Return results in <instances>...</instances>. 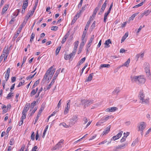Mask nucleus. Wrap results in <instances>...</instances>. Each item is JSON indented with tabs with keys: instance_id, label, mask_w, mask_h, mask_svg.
<instances>
[{
	"instance_id": "nucleus-1",
	"label": "nucleus",
	"mask_w": 151,
	"mask_h": 151,
	"mask_svg": "<svg viewBox=\"0 0 151 151\" xmlns=\"http://www.w3.org/2000/svg\"><path fill=\"white\" fill-rule=\"evenodd\" d=\"M131 80L132 82H138L139 83H144L146 81L144 76L139 75L138 76H131Z\"/></svg>"
},
{
	"instance_id": "nucleus-2",
	"label": "nucleus",
	"mask_w": 151,
	"mask_h": 151,
	"mask_svg": "<svg viewBox=\"0 0 151 151\" xmlns=\"http://www.w3.org/2000/svg\"><path fill=\"white\" fill-rule=\"evenodd\" d=\"M140 100L142 101V104H149V98L146 96L145 95H139V96Z\"/></svg>"
},
{
	"instance_id": "nucleus-3",
	"label": "nucleus",
	"mask_w": 151,
	"mask_h": 151,
	"mask_svg": "<svg viewBox=\"0 0 151 151\" xmlns=\"http://www.w3.org/2000/svg\"><path fill=\"white\" fill-rule=\"evenodd\" d=\"M91 20H89L88 21V22L86 24V25L84 30V31L83 32V34L82 35V39H84L86 35V31L87 30H88V28L89 27V25L90 23V21Z\"/></svg>"
},
{
	"instance_id": "nucleus-4",
	"label": "nucleus",
	"mask_w": 151,
	"mask_h": 151,
	"mask_svg": "<svg viewBox=\"0 0 151 151\" xmlns=\"http://www.w3.org/2000/svg\"><path fill=\"white\" fill-rule=\"evenodd\" d=\"M52 66L50 68H49L48 70L47 71L46 73H45V75L44 76L43 78V81H44V80H46L48 77V75L50 74V73L52 69Z\"/></svg>"
},
{
	"instance_id": "nucleus-5",
	"label": "nucleus",
	"mask_w": 151,
	"mask_h": 151,
	"mask_svg": "<svg viewBox=\"0 0 151 151\" xmlns=\"http://www.w3.org/2000/svg\"><path fill=\"white\" fill-rule=\"evenodd\" d=\"M123 133V131H120L118 134L114 136L111 139V140H112L113 139L114 140H115L119 139L122 136Z\"/></svg>"
},
{
	"instance_id": "nucleus-6",
	"label": "nucleus",
	"mask_w": 151,
	"mask_h": 151,
	"mask_svg": "<svg viewBox=\"0 0 151 151\" xmlns=\"http://www.w3.org/2000/svg\"><path fill=\"white\" fill-rule=\"evenodd\" d=\"M10 68H8L5 74V78L6 82L8 81L9 78L10 73Z\"/></svg>"
},
{
	"instance_id": "nucleus-7",
	"label": "nucleus",
	"mask_w": 151,
	"mask_h": 151,
	"mask_svg": "<svg viewBox=\"0 0 151 151\" xmlns=\"http://www.w3.org/2000/svg\"><path fill=\"white\" fill-rule=\"evenodd\" d=\"M144 68L145 70V72L147 73L150 72V65L148 63L145 62L144 64Z\"/></svg>"
},
{
	"instance_id": "nucleus-8",
	"label": "nucleus",
	"mask_w": 151,
	"mask_h": 151,
	"mask_svg": "<svg viewBox=\"0 0 151 151\" xmlns=\"http://www.w3.org/2000/svg\"><path fill=\"white\" fill-rule=\"evenodd\" d=\"M146 127L145 123L144 122H142L140 123L139 126V130L142 131Z\"/></svg>"
},
{
	"instance_id": "nucleus-9",
	"label": "nucleus",
	"mask_w": 151,
	"mask_h": 151,
	"mask_svg": "<svg viewBox=\"0 0 151 151\" xmlns=\"http://www.w3.org/2000/svg\"><path fill=\"white\" fill-rule=\"evenodd\" d=\"M118 108L116 107L109 108L106 109V111L108 112H114L116 111Z\"/></svg>"
},
{
	"instance_id": "nucleus-10",
	"label": "nucleus",
	"mask_w": 151,
	"mask_h": 151,
	"mask_svg": "<svg viewBox=\"0 0 151 151\" xmlns=\"http://www.w3.org/2000/svg\"><path fill=\"white\" fill-rule=\"evenodd\" d=\"M63 140H60L58 143L56 145L55 147L54 148V150H56L57 148H59L61 147V144L63 143Z\"/></svg>"
},
{
	"instance_id": "nucleus-11",
	"label": "nucleus",
	"mask_w": 151,
	"mask_h": 151,
	"mask_svg": "<svg viewBox=\"0 0 151 151\" xmlns=\"http://www.w3.org/2000/svg\"><path fill=\"white\" fill-rule=\"evenodd\" d=\"M127 145V143H126L124 144H122L121 145H119L116 147V149H122L124 148L125 147H126Z\"/></svg>"
},
{
	"instance_id": "nucleus-12",
	"label": "nucleus",
	"mask_w": 151,
	"mask_h": 151,
	"mask_svg": "<svg viewBox=\"0 0 151 151\" xmlns=\"http://www.w3.org/2000/svg\"><path fill=\"white\" fill-rule=\"evenodd\" d=\"M30 106V104L29 103H27L24 107L22 111L24 112H27V111L28 110Z\"/></svg>"
},
{
	"instance_id": "nucleus-13",
	"label": "nucleus",
	"mask_w": 151,
	"mask_h": 151,
	"mask_svg": "<svg viewBox=\"0 0 151 151\" xmlns=\"http://www.w3.org/2000/svg\"><path fill=\"white\" fill-rule=\"evenodd\" d=\"M60 68L58 70L56 71L55 73L54 76H53L52 79V81H55V80H56V78L58 77V75L59 73L60 70Z\"/></svg>"
},
{
	"instance_id": "nucleus-14",
	"label": "nucleus",
	"mask_w": 151,
	"mask_h": 151,
	"mask_svg": "<svg viewBox=\"0 0 151 151\" xmlns=\"http://www.w3.org/2000/svg\"><path fill=\"white\" fill-rule=\"evenodd\" d=\"M109 44H111V42L110 39H108L106 40L104 43L105 45L104 47L105 48H108L110 47V46Z\"/></svg>"
},
{
	"instance_id": "nucleus-15",
	"label": "nucleus",
	"mask_w": 151,
	"mask_h": 151,
	"mask_svg": "<svg viewBox=\"0 0 151 151\" xmlns=\"http://www.w3.org/2000/svg\"><path fill=\"white\" fill-rule=\"evenodd\" d=\"M94 38V35H93L91 36V37L90 38V40L89 41L88 43L86 45V46H87V47H88V48H89L90 47L91 45V43L93 40Z\"/></svg>"
},
{
	"instance_id": "nucleus-16",
	"label": "nucleus",
	"mask_w": 151,
	"mask_h": 151,
	"mask_svg": "<svg viewBox=\"0 0 151 151\" xmlns=\"http://www.w3.org/2000/svg\"><path fill=\"white\" fill-rule=\"evenodd\" d=\"M9 7V5L6 4L4 6L2 10V11L1 12L2 14H3L5 13V12L7 11V9H8Z\"/></svg>"
},
{
	"instance_id": "nucleus-17",
	"label": "nucleus",
	"mask_w": 151,
	"mask_h": 151,
	"mask_svg": "<svg viewBox=\"0 0 151 151\" xmlns=\"http://www.w3.org/2000/svg\"><path fill=\"white\" fill-rule=\"evenodd\" d=\"M121 90V89L120 88H116L113 92V93L114 94H117L119 93Z\"/></svg>"
},
{
	"instance_id": "nucleus-18",
	"label": "nucleus",
	"mask_w": 151,
	"mask_h": 151,
	"mask_svg": "<svg viewBox=\"0 0 151 151\" xmlns=\"http://www.w3.org/2000/svg\"><path fill=\"white\" fill-rule=\"evenodd\" d=\"M81 103L82 104H84V106L85 107H86V106H88L89 105H87V104H88V100L87 99L82 100H81Z\"/></svg>"
},
{
	"instance_id": "nucleus-19",
	"label": "nucleus",
	"mask_w": 151,
	"mask_h": 151,
	"mask_svg": "<svg viewBox=\"0 0 151 151\" xmlns=\"http://www.w3.org/2000/svg\"><path fill=\"white\" fill-rule=\"evenodd\" d=\"M144 56V53H139L137 54L136 56V58L137 60V61L138 60L139 58L140 57L141 58H142Z\"/></svg>"
},
{
	"instance_id": "nucleus-20",
	"label": "nucleus",
	"mask_w": 151,
	"mask_h": 151,
	"mask_svg": "<svg viewBox=\"0 0 151 151\" xmlns=\"http://www.w3.org/2000/svg\"><path fill=\"white\" fill-rule=\"evenodd\" d=\"M93 73H92L89 74L87 78V79L86 80V82L91 81L92 79L93 75Z\"/></svg>"
},
{
	"instance_id": "nucleus-21",
	"label": "nucleus",
	"mask_w": 151,
	"mask_h": 151,
	"mask_svg": "<svg viewBox=\"0 0 151 151\" xmlns=\"http://www.w3.org/2000/svg\"><path fill=\"white\" fill-rule=\"evenodd\" d=\"M75 46L73 48V51L74 52H76L77 49L78 48V41H76L75 42Z\"/></svg>"
},
{
	"instance_id": "nucleus-22",
	"label": "nucleus",
	"mask_w": 151,
	"mask_h": 151,
	"mask_svg": "<svg viewBox=\"0 0 151 151\" xmlns=\"http://www.w3.org/2000/svg\"><path fill=\"white\" fill-rule=\"evenodd\" d=\"M28 0H26L24 1L22 5V8L26 9L28 6Z\"/></svg>"
},
{
	"instance_id": "nucleus-23",
	"label": "nucleus",
	"mask_w": 151,
	"mask_h": 151,
	"mask_svg": "<svg viewBox=\"0 0 151 151\" xmlns=\"http://www.w3.org/2000/svg\"><path fill=\"white\" fill-rule=\"evenodd\" d=\"M78 120V116L77 115H76L73 116L72 119L70 120V121L71 122H76Z\"/></svg>"
},
{
	"instance_id": "nucleus-24",
	"label": "nucleus",
	"mask_w": 151,
	"mask_h": 151,
	"mask_svg": "<svg viewBox=\"0 0 151 151\" xmlns=\"http://www.w3.org/2000/svg\"><path fill=\"white\" fill-rule=\"evenodd\" d=\"M111 117V116H105L103 117L101 119V120L103 121V122H104L107 120L110 117Z\"/></svg>"
},
{
	"instance_id": "nucleus-25",
	"label": "nucleus",
	"mask_w": 151,
	"mask_h": 151,
	"mask_svg": "<svg viewBox=\"0 0 151 151\" xmlns=\"http://www.w3.org/2000/svg\"><path fill=\"white\" fill-rule=\"evenodd\" d=\"M86 59V57H84L82 58L78 62L77 64V66L80 65L82 64L85 61Z\"/></svg>"
},
{
	"instance_id": "nucleus-26",
	"label": "nucleus",
	"mask_w": 151,
	"mask_h": 151,
	"mask_svg": "<svg viewBox=\"0 0 151 151\" xmlns=\"http://www.w3.org/2000/svg\"><path fill=\"white\" fill-rule=\"evenodd\" d=\"M130 62V59L129 58L123 64V66H126L127 67H128Z\"/></svg>"
},
{
	"instance_id": "nucleus-27",
	"label": "nucleus",
	"mask_w": 151,
	"mask_h": 151,
	"mask_svg": "<svg viewBox=\"0 0 151 151\" xmlns=\"http://www.w3.org/2000/svg\"><path fill=\"white\" fill-rule=\"evenodd\" d=\"M110 67V65L109 64H101L100 67V68L101 69L103 67L109 68Z\"/></svg>"
},
{
	"instance_id": "nucleus-28",
	"label": "nucleus",
	"mask_w": 151,
	"mask_h": 151,
	"mask_svg": "<svg viewBox=\"0 0 151 151\" xmlns=\"http://www.w3.org/2000/svg\"><path fill=\"white\" fill-rule=\"evenodd\" d=\"M128 34L127 33H126L122 37V42H124L126 38L128 37Z\"/></svg>"
},
{
	"instance_id": "nucleus-29",
	"label": "nucleus",
	"mask_w": 151,
	"mask_h": 151,
	"mask_svg": "<svg viewBox=\"0 0 151 151\" xmlns=\"http://www.w3.org/2000/svg\"><path fill=\"white\" fill-rule=\"evenodd\" d=\"M139 13H136L133 14L129 18V20H133L134 17L136 16Z\"/></svg>"
},
{
	"instance_id": "nucleus-30",
	"label": "nucleus",
	"mask_w": 151,
	"mask_h": 151,
	"mask_svg": "<svg viewBox=\"0 0 151 151\" xmlns=\"http://www.w3.org/2000/svg\"><path fill=\"white\" fill-rule=\"evenodd\" d=\"M36 101H34L32 103H31V105H30V111H31L33 108H34V106L36 105Z\"/></svg>"
},
{
	"instance_id": "nucleus-31",
	"label": "nucleus",
	"mask_w": 151,
	"mask_h": 151,
	"mask_svg": "<svg viewBox=\"0 0 151 151\" xmlns=\"http://www.w3.org/2000/svg\"><path fill=\"white\" fill-rule=\"evenodd\" d=\"M81 40L82 41V42L81 43L80 46V47L81 46L82 47H83V46L84 45L86 42V40H84V39H82V37H81Z\"/></svg>"
},
{
	"instance_id": "nucleus-32",
	"label": "nucleus",
	"mask_w": 151,
	"mask_h": 151,
	"mask_svg": "<svg viewBox=\"0 0 151 151\" xmlns=\"http://www.w3.org/2000/svg\"><path fill=\"white\" fill-rule=\"evenodd\" d=\"M26 112L22 111V116L21 117V119L23 120L26 118Z\"/></svg>"
},
{
	"instance_id": "nucleus-33",
	"label": "nucleus",
	"mask_w": 151,
	"mask_h": 151,
	"mask_svg": "<svg viewBox=\"0 0 151 151\" xmlns=\"http://www.w3.org/2000/svg\"><path fill=\"white\" fill-rule=\"evenodd\" d=\"M38 91V88H36V90L35 89H33L31 92V94H35L36 93H37Z\"/></svg>"
},
{
	"instance_id": "nucleus-34",
	"label": "nucleus",
	"mask_w": 151,
	"mask_h": 151,
	"mask_svg": "<svg viewBox=\"0 0 151 151\" xmlns=\"http://www.w3.org/2000/svg\"><path fill=\"white\" fill-rule=\"evenodd\" d=\"M138 142V138L136 139L133 142V143L132 144L131 146H134Z\"/></svg>"
},
{
	"instance_id": "nucleus-35",
	"label": "nucleus",
	"mask_w": 151,
	"mask_h": 151,
	"mask_svg": "<svg viewBox=\"0 0 151 151\" xmlns=\"http://www.w3.org/2000/svg\"><path fill=\"white\" fill-rule=\"evenodd\" d=\"M35 35L33 32L31 35L30 39V42H32L33 41V39L35 37Z\"/></svg>"
},
{
	"instance_id": "nucleus-36",
	"label": "nucleus",
	"mask_w": 151,
	"mask_h": 151,
	"mask_svg": "<svg viewBox=\"0 0 151 151\" xmlns=\"http://www.w3.org/2000/svg\"><path fill=\"white\" fill-rule=\"evenodd\" d=\"M61 47H58L56 49V51H55V54L56 55H57L59 52V51L60 50Z\"/></svg>"
},
{
	"instance_id": "nucleus-37",
	"label": "nucleus",
	"mask_w": 151,
	"mask_h": 151,
	"mask_svg": "<svg viewBox=\"0 0 151 151\" xmlns=\"http://www.w3.org/2000/svg\"><path fill=\"white\" fill-rule=\"evenodd\" d=\"M31 16L29 14V13H28L27 15L25 16V18L24 19V20L25 21H26L27 22L28 19Z\"/></svg>"
},
{
	"instance_id": "nucleus-38",
	"label": "nucleus",
	"mask_w": 151,
	"mask_h": 151,
	"mask_svg": "<svg viewBox=\"0 0 151 151\" xmlns=\"http://www.w3.org/2000/svg\"><path fill=\"white\" fill-rule=\"evenodd\" d=\"M146 73L147 78L148 79L151 80V74H150V72Z\"/></svg>"
},
{
	"instance_id": "nucleus-39",
	"label": "nucleus",
	"mask_w": 151,
	"mask_h": 151,
	"mask_svg": "<svg viewBox=\"0 0 151 151\" xmlns=\"http://www.w3.org/2000/svg\"><path fill=\"white\" fill-rule=\"evenodd\" d=\"M109 14L108 13L106 12L105 13L104 15V22H106V21L107 19V17L108 15Z\"/></svg>"
},
{
	"instance_id": "nucleus-40",
	"label": "nucleus",
	"mask_w": 151,
	"mask_h": 151,
	"mask_svg": "<svg viewBox=\"0 0 151 151\" xmlns=\"http://www.w3.org/2000/svg\"><path fill=\"white\" fill-rule=\"evenodd\" d=\"M45 106V104L43 103L41 105L40 110L41 111H42L44 109Z\"/></svg>"
},
{
	"instance_id": "nucleus-41",
	"label": "nucleus",
	"mask_w": 151,
	"mask_h": 151,
	"mask_svg": "<svg viewBox=\"0 0 151 151\" xmlns=\"http://www.w3.org/2000/svg\"><path fill=\"white\" fill-rule=\"evenodd\" d=\"M24 82H25L24 80H23L22 82H21L19 83V84L17 86V87L18 88L20 87V86H22V85H23L24 83Z\"/></svg>"
},
{
	"instance_id": "nucleus-42",
	"label": "nucleus",
	"mask_w": 151,
	"mask_h": 151,
	"mask_svg": "<svg viewBox=\"0 0 151 151\" xmlns=\"http://www.w3.org/2000/svg\"><path fill=\"white\" fill-rule=\"evenodd\" d=\"M124 137H122V138L120 140L121 142H124L126 140V137H125L126 135H125V133H124Z\"/></svg>"
},
{
	"instance_id": "nucleus-43",
	"label": "nucleus",
	"mask_w": 151,
	"mask_h": 151,
	"mask_svg": "<svg viewBox=\"0 0 151 151\" xmlns=\"http://www.w3.org/2000/svg\"><path fill=\"white\" fill-rule=\"evenodd\" d=\"M55 82V81H52L50 83L48 87H47V89L48 90L50 89L51 87V86L53 84V83Z\"/></svg>"
},
{
	"instance_id": "nucleus-44",
	"label": "nucleus",
	"mask_w": 151,
	"mask_h": 151,
	"mask_svg": "<svg viewBox=\"0 0 151 151\" xmlns=\"http://www.w3.org/2000/svg\"><path fill=\"white\" fill-rule=\"evenodd\" d=\"M39 83V80H38L36 81L34 85L33 86L32 88H35L36 86H37Z\"/></svg>"
},
{
	"instance_id": "nucleus-45",
	"label": "nucleus",
	"mask_w": 151,
	"mask_h": 151,
	"mask_svg": "<svg viewBox=\"0 0 151 151\" xmlns=\"http://www.w3.org/2000/svg\"><path fill=\"white\" fill-rule=\"evenodd\" d=\"M38 2V0H36L35 5L33 9V10H35V9L36 8V7L37 6Z\"/></svg>"
},
{
	"instance_id": "nucleus-46",
	"label": "nucleus",
	"mask_w": 151,
	"mask_h": 151,
	"mask_svg": "<svg viewBox=\"0 0 151 151\" xmlns=\"http://www.w3.org/2000/svg\"><path fill=\"white\" fill-rule=\"evenodd\" d=\"M70 55H64V58L65 60H68V59H70L71 58L70 57Z\"/></svg>"
},
{
	"instance_id": "nucleus-47",
	"label": "nucleus",
	"mask_w": 151,
	"mask_h": 151,
	"mask_svg": "<svg viewBox=\"0 0 151 151\" xmlns=\"http://www.w3.org/2000/svg\"><path fill=\"white\" fill-rule=\"evenodd\" d=\"M62 125L63 127H65L66 128H68V126L65 123H62L60 124V126Z\"/></svg>"
},
{
	"instance_id": "nucleus-48",
	"label": "nucleus",
	"mask_w": 151,
	"mask_h": 151,
	"mask_svg": "<svg viewBox=\"0 0 151 151\" xmlns=\"http://www.w3.org/2000/svg\"><path fill=\"white\" fill-rule=\"evenodd\" d=\"M27 23L26 21H25L24 20H23V22L22 23V24H21L20 27L23 28L25 25Z\"/></svg>"
},
{
	"instance_id": "nucleus-49",
	"label": "nucleus",
	"mask_w": 151,
	"mask_h": 151,
	"mask_svg": "<svg viewBox=\"0 0 151 151\" xmlns=\"http://www.w3.org/2000/svg\"><path fill=\"white\" fill-rule=\"evenodd\" d=\"M143 3H144V2H142L141 3H139V4H138L135 6L133 8H137V7H139V6H141L143 5Z\"/></svg>"
},
{
	"instance_id": "nucleus-50",
	"label": "nucleus",
	"mask_w": 151,
	"mask_h": 151,
	"mask_svg": "<svg viewBox=\"0 0 151 151\" xmlns=\"http://www.w3.org/2000/svg\"><path fill=\"white\" fill-rule=\"evenodd\" d=\"M27 60V57L26 56H24L23 58V61L21 67L24 64L25 62Z\"/></svg>"
},
{
	"instance_id": "nucleus-51",
	"label": "nucleus",
	"mask_w": 151,
	"mask_h": 151,
	"mask_svg": "<svg viewBox=\"0 0 151 151\" xmlns=\"http://www.w3.org/2000/svg\"><path fill=\"white\" fill-rule=\"evenodd\" d=\"M14 143V139L13 138H11L10 140L9 144L10 145H13Z\"/></svg>"
},
{
	"instance_id": "nucleus-52",
	"label": "nucleus",
	"mask_w": 151,
	"mask_h": 151,
	"mask_svg": "<svg viewBox=\"0 0 151 151\" xmlns=\"http://www.w3.org/2000/svg\"><path fill=\"white\" fill-rule=\"evenodd\" d=\"M58 28V27L56 26H54L52 27L51 28V29L52 30L56 31Z\"/></svg>"
},
{
	"instance_id": "nucleus-53",
	"label": "nucleus",
	"mask_w": 151,
	"mask_h": 151,
	"mask_svg": "<svg viewBox=\"0 0 151 151\" xmlns=\"http://www.w3.org/2000/svg\"><path fill=\"white\" fill-rule=\"evenodd\" d=\"M77 19V18L76 17H74V18L73 19V20H72V22L71 23V24L72 25V24H74V23H75V22H76V20Z\"/></svg>"
},
{
	"instance_id": "nucleus-54",
	"label": "nucleus",
	"mask_w": 151,
	"mask_h": 151,
	"mask_svg": "<svg viewBox=\"0 0 151 151\" xmlns=\"http://www.w3.org/2000/svg\"><path fill=\"white\" fill-rule=\"evenodd\" d=\"M34 75H33L32 76H31V75H30L26 78V79L28 81L30 79L34 77Z\"/></svg>"
},
{
	"instance_id": "nucleus-55",
	"label": "nucleus",
	"mask_w": 151,
	"mask_h": 151,
	"mask_svg": "<svg viewBox=\"0 0 151 151\" xmlns=\"http://www.w3.org/2000/svg\"><path fill=\"white\" fill-rule=\"evenodd\" d=\"M35 133L34 132H32V133L31 136V137H30L31 139L32 140H34L35 139Z\"/></svg>"
},
{
	"instance_id": "nucleus-56",
	"label": "nucleus",
	"mask_w": 151,
	"mask_h": 151,
	"mask_svg": "<svg viewBox=\"0 0 151 151\" xmlns=\"http://www.w3.org/2000/svg\"><path fill=\"white\" fill-rule=\"evenodd\" d=\"M37 107H35L34 110L32 111V113H31L30 116H32L35 113V111L37 110Z\"/></svg>"
},
{
	"instance_id": "nucleus-57",
	"label": "nucleus",
	"mask_w": 151,
	"mask_h": 151,
	"mask_svg": "<svg viewBox=\"0 0 151 151\" xmlns=\"http://www.w3.org/2000/svg\"><path fill=\"white\" fill-rule=\"evenodd\" d=\"M95 25H96V21H94L93 23H92V24L91 25V28L92 29H93L95 27Z\"/></svg>"
},
{
	"instance_id": "nucleus-58",
	"label": "nucleus",
	"mask_w": 151,
	"mask_h": 151,
	"mask_svg": "<svg viewBox=\"0 0 151 151\" xmlns=\"http://www.w3.org/2000/svg\"><path fill=\"white\" fill-rule=\"evenodd\" d=\"M83 120L84 122L83 124H86L88 121V119L86 117H85L83 119Z\"/></svg>"
},
{
	"instance_id": "nucleus-59",
	"label": "nucleus",
	"mask_w": 151,
	"mask_h": 151,
	"mask_svg": "<svg viewBox=\"0 0 151 151\" xmlns=\"http://www.w3.org/2000/svg\"><path fill=\"white\" fill-rule=\"evenodd\" d=\"M70 35L69 32H68L64 37V38L67 39Z\"/></svg>"
},
{
	"instance_id": "nucleus-60",
	"label": "nucleus",
	"mask_w": 151,
	"mask_h": 151,
	"mask_svg": "<svg viewBox=\"0 0 151 151\" xmlns=\"http://www.w3.org/2000/svg\"><path fill=\"white\" fill-rule=\"evenodd\" d=\"M16 77H12L11 78V82L12 83L14 82L16 80Z\"/></svg>"
},
{
	"instance_id": "nucleus-61",
	"label": "nucleus",
	"mask_w": 151,
	"mask_h": 151,
	"mask_svg": "<svg viewBox=\"0 0 151 151\" xmlns=\"http://www.w3.org/2000/svg\"><path fill=\"white\" fill-rule=\"evenodd\" d=\"M40 116L38 115H37V116L36 117V118L35 119L34 122V124H36V122H37V120H38V119H39V118L40 117Z\"/></svg>"
},
{
	"instance_id": "nucleus-62",
	"label": "nucleus",
	"mask_w": 151,
	"mask_h": 151,
	"mask_svg": "<svg viewBox=\"0 0 151 151\" xmlns=\"http://www.w3.org/2000/svg\"><path fill=\"white\" fill-rule=\"evenodd\" d=\"M111 127V126L109 125L108 127H107L106 128L105 130H106V131H107V132H109V131L110 130Z\"/></svg>"
},
{
	"instance_id": "nucleus-63",
	"label": "nucleus",
	"mask_w": 151,
	"mask_h": 151,
	"mask_svg": "<svg viewBox=\"0 0 151 151\" xmlns=\"http://www.w3.org/2000/svg\"><path fill=\"white\" fill-rule=\"evenodd\" d=\"M106 6H105V4L104 5L103 4L102 6V7L101 8V10L102 12H104Z\"/></svg>"
},
{
	"instance_id": "nucleus-64",
	"label": "nucleus",
	"mask_w": 151,
	"mask_h": 151,
	"mask_svg": "<svg viewBox=\"0 0 151 151\" xmlns=\"http://www.w3.org/2000/svg\"><path fill=\"white\" fill-rule=\"evenodd\" d=\"M37 147L36 146H34L32 149V151H38L37 150Z\"/></svg>"
}]
</instances>
